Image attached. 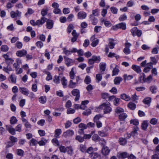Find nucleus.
<instances>
[{
	"mask_svg": "<svg viewBox=\"0 0 159 159\" xmlns=\"http://www.w3.org/2000/svg\"><path fill=\"white\" fill-rule=\"evenodd\" d=\"M99 107L103 109L104 113H108L112 111L110 103L108 102L102 104Z\"/></svg>",
	"mask_w": 159,
	"mask_h": 159,
	"instance_id": "1",
	"label": "nucleus"
},
{
	"mask_svg": "<svg viewBox=\"0 0 159 159\" xmlns=\"http://www.w3.org/2000/svg\"><path fill=\"white\" fill-rule=\"evenodd\" d=\"M126 25L125 23H119L111 27V29L116 30L117 29H121L125 30L126 29Z\"/></svg>",
	"mask_w": 159,
	"mask_h": 159,
	"instance_id": "2",
	"label": "nucleus"
},
{
	"mask_svg": "<svg viewBox=\"0 0 159 159\" xmlns=\"http://www.w3.org/2000/svg\"><path fill=\"white\" fill-rule=\"evenodd\" d=\"M21 14V12L19 11L18 10H16V11H12L10 12L11 17L12 18L18 17L19 19H20Z\"/></svg>",
	"mask_w": 159,
	"mask_h": 159,
	"instance_id": "3",
	"label": "nucleus"
},
{
	"mask_svg": "<svg viewBox=\"0 0 159 159\" xmlns=\"http://www.w3.org/2000/svg\"><path fill=\"white\" fill-rule=\"evenodd\" d=\"M71 93L73 96H76L75 100V101L78 100L80 97L79 90L77 89H75L72 91Z\"/></svg>",
	"mask_w": 159,
	"mask_h": 159,
	"instance_id": "4",
	"label": "nucleus"
},
{
	"mask_svg": "<svg viewBox=\"0 0 159 159\" xmlns=\"http://www.w3.org/2000/svg\"><path fill=\"white\" fill-rule=\"evenodd\" d=\"M65 64L67 66L72 65L74 63V61L72 59L68 58L66 56L64 57Z\"/></svg>",
	"mask_w": 159,
	"mask_h": 159,
	"instance_id": "5",
	"label": "nucleus"
},
{
	"mask_svg": "<svg viewBox=\"0 0 159 159\" xmlns=\"http://www.w3.org/2000/svg\"><path fill=\"white\" fill-rule=\"evenodd\" d=\"M74 134V131L72 130H69L63 133V136L65 138L69 137L73 135Z\"/></svg>",
	"mask_w": 159,
	"mask_h": 159,
	"instance_id": "6",
	"label": "nucleus"
},
{
	"mask_svg": "<svg viewBox=\"0 0 159 159\" xmlns=\"http://www.w3.org/2000/svg\"><path fill=\"white\" fill-rule=\"evenodd\" d=\"M27 53V51L24 49H23L21 50L17 51L16 52V55L17 56L20 57L25 56Z\"/></svg>",
	"mask_w": 159,
	"mask_h": 159,
	"instance_id": "7",
	"label": "nucleus"
},
{
	"mask_svg": "<svg viewBox=\"0 0 159 159\" xmlns=\"http://www.w3.org/2000/svg\"><path fill=\"white\" fill-rule=\"evenodd\" d=\"M87 16L86 13L83 11H80L78 12L77 14L78 18L80 19H85Z\"/></svg>",
	"mask_w": 159,
	"mask_h": 159,
	"instance_id": "8",
	"label": "nucleus"
},
{
	"mask_svg": "<svg viewBox=\"0 0 159 159\" xmlns=\"http://www.w3.org/2000/svg\"><path fill=\"white\" fill-rule=\"evenodd\" d=\"M110 151V150L107 147L105 146H103L102 150V152L103 155L104 156L108 155L109 154Z\"/></svg>",
	"mask_w": 159,
	"mask_h": 159,
	"instance_id": "9",
	"label": "nucleus"
},
{
	"mask_svg": "<svg viewBox=\"0 0 159 159\" xmlns=\"http://www.w3.org/2000/svg\"><path fill=\"white\" fill-rule=\"evenodd\" d=\"M128 154L126 152H123L118 154L117 157L119 159H124L128 157Z\"/></svg>",
	"mask_w": 159,
	"mask_h": 159,
	"instance_id": "10",
	"label": "nucleus"
},
{
	"mask_svg": "<svg viewBox=\"0 0 159 159\" xmlns=\"http://www.w3.org/2000/svg\"><path fill=\"white\" fill-rule=\"evenodd\" d=\"M47 18H45V17L42 16L41 17L40 20H37V24H38V25H42L45 22H46L48 20Z\"/></svg>",
	"mask_w": 159,
	"mask_h": 159,
	"instance_id": "11",
	"label": "nucleus"
},
{
	"mask_svg": "<svg viewBox=\"0 0 159 159\" xmlns=\"http://www.w3.org/2000/svg\"><path fill=\"white\" fill-rule=\"evenodd\" d=\"M20 92L24 95L28 96L29 93V91L26 88L24 87H20Z\"/></svg>",
	"mask_w": 159,
	"mask_h": 159,
	"instance_id": "12",
	"label": "nucleus"
},
{
	"mask_svg": "<svg viewBox=\"0 0 159 159\" xmlns=\"http://www.w3.org/2000/svg\"><path fill=\"white\" fill-rule=\"evenodd\" d=\"M90 20L93 25H95L98 23V20L93 15H90L89 16Z\"/></svg>",
	"mask_w": 159,
	"mask_h": 159,
	"instance_id": "13",
	"label": "nucleus"
},
{
	"mask_svg": "<svg viewBox=\"0 0 159 159\" xmlns=\"http://www.w3.org/2000/svg\"><path fill=\"white\" fill-rule=\"evenodd\" d=\"M53 22L51 20H48L46 22V26L48 29H51L53 27Z\"/></svg>",
	"mask_w": 159,
	"mask_h": 159,
	"instance_id": "14",
	"label": "nucleus"
},
{
	"mask_svg": "<svg viewBox=\"0 0 159 159\" xmlns=\"http://www.w3.org/2000/svg\"><path fill=\"white\" fill-rule=\"evenodd\" d=\"M7 129L9 132L12 135L16 134L15 129L13 128L11 125H9L7 127Z\"/></svg>",
	"mask_w": 159,
	"mask_h": 159,
	"instance_id": "15",
	"label": "nucleus"
},
{
	"mask_svg": "<svg viewBox=\"0 0 159 159\" xmlns=\"http://www.w3.org/2000/svg\"><path fill=\"white\" fill-rule=\"evenodd\" d=\"M131 68L138 73H140L141 72L140 67L139 66L133 65Z\"/></svg>",
	"mask_w": 159,
	"mask_h": 159,
	"instance_id": "16",
	"label": "nucleus"
},
{
	"mask_svg": "<svg viewBox=\"0 0 159 159\" xmlns=\"http://www.w3.org/2000/svg\"><path fill=\"white\" fill-rule=\"evenodd\" d=\"M114 65H115V67L112 71V76L118 75L119 71L118 66L116 64H114Z\"/></svg>",
	"mask_w": 159,
	"mask_h": 159,
	"instance_id": "17",
	"label": "nucleus"
},
{
	"mask_svg": "<svg viewBox=\"0 0 159 159\" xmlns=\"http://www.w3.org/2000/svg\"><path fill=\"white\" fill-rule=\"evenodd\" d=\"M120 98L122 99L128 101L130 99V97L126 94L123 93L120 95Z\"/></svg>",
	"mask_w": 159,
	"mask_h": 159,
	"instance_id": "18",
	"label": "nucleus"
},
{
	"mask_svg": "<svg viewBox=\"0 0 159 159\" xmlns=\"http://www.w3.org/2000/svg\"><path fill=\"white\" fill-rule=\"evenodd\" d=\"M122 80V78L120 77H116L114 80V84L116 85H119Z\"/></svg>",
	"mask_w": 159,
	"mask_h": 159,
	"instance_id": "19",
	"label": "nucleus"
},
{
	"mask_svg": "<svg viewBox=\"0 0 159 159\" xmlns=\"http://www.w3.org/2000/svg\"><path fill=\"white\" fill-rule=\"evenodd\" d=\"M115 112L116 114L119 115L120 114L124 112V110L122 108L118 107L115 109Z\"/></svg>",
	"mask_w": 159,
	"mask_h": 159,
	"instance_id": "20",
	"label": "nucleus"
},
{
	"mask_svg": "<svg viewBox=\"0 0 159 159\" xmlns=\"http://www.w3.org/2000/svg\"><path fill=\"white\" fill-rule=\"evenodd\" d=\"M62 132L61 130V129H57L55 131L54 136L56 138H59V135Z\"/></svg>",
	"mask_w": 159,
	"mask_h": 159,
	"instance_id": "21",
	"label": "nucleus"
},
{
	"mask_svg": "<svg viewBox=\"0 0 159 159\" xmlns=\"http://www.w3.org/2000/svg\"><path fill=\"white\" fill-rule=\"evenodd\" d=\"M61 84L63 86L64 88H66L67 87V80L65 79V77H63L61 80Z\"/></svg>",
	"mask_w": 159,
	"mask_h": 159,
	"instance_id": "22",
	"label": "nucleus"
},
{
	"mask_svg": "<svg viewBox=\"0 0 159 159\" xmlns=\"http://www.w3.org/2000/svg\"><path fill=\"white\" fill-rule=\"evenodd\" d=\"M109 43L108 44L109 48L111 49H113L115 46V44L114 43V40L111 39H109Z\"/></svg>",
	"mask_w": 159,
	"mask_h": 159,
	"instance_id": "23",
	"label": "nucleus"
},
{
	"mask_svg": "<svg viewBox=\"0 0 159 159\" xmlns=\"http://www.w3.org/2000/svg\"><path fill=\"white\" fill-rule=\"evenodd\" d=\"M127 116V115L124 112L119 115V118L120 120H124Z\"/></svg>",
	"mask_w": 159,
	"mask_h": 159,
	"instance_id": "24",
	"label": "nucleus"
},
{
	"mask_svg": "<svg viewBox=\"0 0 159 159\" xmlns=\"http://www.w3.org/2000/svg\"><path fill=\"white\" fill-rule=\"evenodd\" d=\"M77 84V83L73 82L72 80H70L69 82L68 87L70 88L73 89L76 87Z\"/></svg>",
	"mask_w": 159,
	"mask_h": 159,
	"instance_id": "25",
	"label": "nucleus"
},
{
	"mask_svg": "<svg viewBox=\"0 0 159 159\" xmlns=\"http://www.w3.org/2000/svg\"><path fill=\"white\" fill-rule=\"evenodd\" d=\"M100 70L102 74V72L105 71L106 68V64L105 63H101L100 64Z\"/></svg>",
	"mask_w": 159,
	"mask_h": 159,
	"instance_id": "26",
	"label": "nucleus"
},
{
	"mask_svg": "<svg viewBox=\"0 0 159 159\" xmlns=\"http://www.w3.org/2000/svg\"><path fill=\"white\" fill-rule=\"evenodd\" d=\"M84 82L87 84H88L91 83V80L90 77L89 75L86 76L84 80Z\"/></svg>",
	"mask_w": 159,
	"mask_h": 159,
	"instance_id": "27",
	"label": "nucleus"
},
{
	"mask_svg": "<svg viewBox=\"0 0 159 159\" xmlns=\"http://www.w3.org/2000/svg\"><path fill=\"white\" fill-rule=\"evenodd\" d=\"M11 82L15 84L16 82V77L15 75L13 74H11L9 77Z\"/></svg>",
	"mask_w": 159,
	"mask_h": 159,
	"instance_id": "28",
	"label": "nucleus"
},
{
	"mask_svg": "<svg viewBox=\"0 0 159 159\" xmlns=\"http://www.w3.org/2000/svg\"><path fill=\"white\" fill-rule=\"evenodd\" d=\"M128 107L131 110H134L136 108V105L134 103L130 102L128 105Z\"/></svg>",
	"mask_w": 159,
	"mask_h": 159,
	"instance_id": "29",
	"label": "nucleus"
},
{
	"mask_svg": "<svg viewBox=\"0 0 159 159\" xmlns=\"http://www.w3.org/2000/svg\"><path fill=\"white\" fill-rule=\"evenodd\" d=\"M85 144H81L80 145L79 148L80 150L83 152H86L87 150Z\"/></svg>",
	"mask_w": 159,
	"mask_h": 159,
	"instance_id": "30",
	"label": "nucleus"
},
{
	"mask_svg": "<svg viewBox=\"0 0 159 159\" xmlns=\"http://www.w3.org/2000/svg\"><path fill=\"white\" fill-rule=\"evenodd\" d=\"M120 144L121 145H125L127 143L126 139L124 138H120L119 139Z\"/></svg>",
	"mask_w": 159,
	"mask_h": 159,
	"instance_id": "31",
	"label": "nucleus"
},
{
	"mask_svg": "<svg viewBox=\"0 0 159 159\" xmlns=\"http://www.w3.org/2000/svg\"><path fill=\"white\" fill-rule=\"evenodd\" d=\"M150 90L152 93H155L157 92V88L155 86H152L150 87Z\"/></svg>",
	"mask_w": 159,
	"mask_h": 159,
	"instance_id": "32",
	"label": "nucleus"
},
{
	"mask_svg": "<svg viewBox=\"0 0 159 159\" xmlns=\"http://www.w3.org/2000/svg\"><path fill=\"white\" fill-rule=\"evenodd\" d=\"M123 77L125 80H130L132 79L133 78V76L132 75H127V74H124L123 75Z\"/></svg>",
	"mask_w": 159,
	"mask_h": 159,
	"instance_id": "33",
	"label": "nucleus"
},
{
	"mask_svg": "<svg viewBox=\"0 0 159 159\" xmlns=\"http://www.w3.org/2000/svg\"><path fill=\"white\" fill-rule=\"evenodd\" d=\"M17 121V120L15 117L13 116L11 118L10 122L11 124L13 125L16 124Z\"/></svg>",
	"mask_w": 159,
	"mask_h": 159,
	"instance_id": "34",
	"label": "nucleus"
},
{
	"mask_svg": "<svg viewBox=\"0 0 159 159\" xmlns=\"http://www.w3.org/2000/svg\"><path fill=\"white\" fill-rule=\"evenodd\" d=\"M48 10L49 9L47 7L46 8L43 9L42 10L41 12V14L42 16L44 17L48 13Z\"/></svg>",
	"mask_w": 159,
	"mask_h": 159,
	"instance_id": "35",
	"label": "nucleus"
},
{
	"mask_svg": "<svg viewBox=\"0 0 159 159\" xmlns=\"http://www.w3.org/2000/svg\"><path fill=\"white\" fill-rule=\"evenodd\" d=\"M102 22H104L105 25L106 27H111L112 25L110 21H109L106 20L104 19L102 20Z\"/></svg>",
	"mask_w": 159,
	"mask_h": 159,
	"instance_id": "36",
	"label": "nucleus"
},
{
	"mask_svg": "<svg viewBox=\"0 0 159 159\" xmlns=\"http://www.w3.org/2000/svg\"><path fill=\"white\" fill-rule=\"evenodd\" d=\"M89 102L88 100H85L82 102V105L80 106V108L83 110L85 109V105L87 104Z\"/></svg>",
	"mask_w": 159,
	"mask_h": 159,
	"instance_id": "37",
	"label": "nucleus"
},
{
	"mask_svg": "<svg viewBox=\"0 0 159 159\" xmlns=\"http://www.w3.org/2000/svg\"><path fill=\"white\" fill-rule=\"evenodd\" d=\"M151 101V99L149 97H147L144 98L143 101V102L146 104H150Z\"/></svg>",
	"mask_w": 159,
	"mask_h": 159,
	"instance_id": "38",
	"label": "nucleus"
},
{
	"mask_svg": "<svg viewBox=\"0 0 159 159\" xmlns=\"http://www.w3.org/2000/svg\"><path fill=\"white\" fill-rule=\"evenodd\" d=\"M47 142V140L43 138L41 141L38 142V143L40 146H43L45 145Z\"/></svg>",
	"mask_w": 159,
	"mask_h": 159,
	"instance_id": "39",
	"label": "nucleus"
},
{
	"mask_svg": "<svg viewBox=\"0 0 159 159\" xmlns=\"http://www.w3.org/2000/svg\"><path fill=\"white\" fill-rule=\"evenodd\" d=\"M69 149H70L69 147H67L66 148L65 147L63 146H61L59 148L60 152H65L66 151V150H68Z\"/></svg>",
	"mask_w": 159,
	"mask_h": 159,
	"instance_id": "40",
	"label": "nucleus"
},
{
	"mask_svg": "<svg viewBox=\"0 0 159 159\" xmlns=\"http://www.w3.org/2000/svg\"><path fill=\"white\" fill-rule=\"evenodd\" d=\"M39 100L41 103L44 104L46 102V98L45 97L42 96L39 98Z\"/></svg>",
	"mask_w": 159,
	"mask_h": 159,
	"instance_id": "41",
	"label": "nucleus"
},
{
	"mask_svg": "<svg viewBox=\"0 0 159 159\" xmlns=\"http://www.w3.org/2000/svg\"><path fill=\"white\" fill-rule=\"evenodd\" d=\"M92 140L94 141H98L100 140V137L97 134H94L92 137Z\"/></svg>",
	"mask_w": 159,
	"mask_h": 159,
	"instance_id": "42",
	"label": "nucleus"
},
{
	"mask_svg": "<svg viewBox=\"0 0 159 159\" xmlns=\"http://www.w3.org/2000/svg\"><path fill=\"white\" fill-rule=\"evenodd\" d=\"M148 124L146 121H144L142 124V129L143 130H146L148 127Z\"/></svg>",
	"mask_w": 159,
	"mask_h": 159,
	"instance_id": "43",
	"label": "nucleus"
},
{
	"mask_svg": "<svg viewBox=\"0 0 159 159\" xmlns=\"http://www.w3.org/2000/svg\"><path fill=\"white\" fill-rule=\"evenodd\" d=\"M92 59H93L94 62H99L100 61V57H97L95 56H93L92 57Z\"/></svg>",
	"mask_w": 159,
	"mask_h": 159,
	"instance_id": "44",
	"label": "nucleus"
},
{
	"mask_svg": "<svg viewBox=\"0 0 159 159\" xmlns=\"http://www.w3.org/2000/svg\"><path fill=\"white\" fill-rule=\"evenodd\" d=\"M45 73L47 75V76L46 78V80H47L49 81L50 80H52V77L50 73L49 72L47 71H44Z\"/></svg>",
	"mask_w": 159,
	"mask_h": 159,
	"instance_id": "45",
	"label": "nucleus"
},
{
	"mask_svg": "<svg viewBox=\"0 0 159 159\" xmlns=\"http://www.w3.org/2000/svg\"><path fill=\"white\" fill-rule=\"evenodd\" d=\"M1 49L2 51L6 52L8 51L9 48L7 45H3L1 46Z\"/></svg>",
	"mask_w": 159,
	"mask_h": 159,
	"instance_id": "46",
	"label": "nucleus"
},
{
	"mask_svg": "<svg viewBox=\"0 0 159 159\" xmlns=\"http://www.w3.org/2000/svg\"><path fill=\"white\" fill-rule=\"evenodd\" d=\"M75 76V74L74 71V68H72L71 70V71L70 72V79L71 80L74 79Z\"/></svg>",
	"mask_w": 159,
	"mask_h": 159,
	"instance_id": "47",
	"label": "nucleus"
},
{
	"mask_svg": "<svg viewBox=\"0 0 159 159\" xmlns=\"http://www.w3.org/2000/svg\"><path fill=\"white\" fill-rule=\"evenodd\" d=\"M38 142L34 139H32L30 141V145L35 146L38 143Z\"/></svg>",
	"mask_w": 159,
	"mask_h": 159,
	"instance_id": "48",
	"label": "nucleus"
},
{
	"mask_svg": "<svg viewBox=\"0 0 159 159\" xmlns=\"http://www.w3.org/2000/svg\"><path fill=\"white\" fill-rule=\"evenodd\" d=\"M79 127L80 129H81L84 130L86 129L87 128V125L83 123L80 124L79 125Z\"/></svg>",
	"mask_w": 159,
	"mask_h": 159,
	"instance_id": "49",
	"label": "nucleus"
},
{
	"mask_svg": "<svg viewBox=\"0 0 159 159\" xmlns=\"http://www.w3.org/2000/svg\"><path fill=\"white\" fill-rule=\"evenodd\" d=\"M75 139L80 143L84 141L83 137H82L79 135H77L76 136Z\"/></svg>",
	"mask_w": 159,
	"mask_h": 159,
	"instance_id": "50",
	"label": "nucleus"
},
{
	"mask_svg": "<svg viewBox=\"0 0 159 159\" xmlns=\"http://www.w3.org/2000/svg\"><path fill=\"white\" fill-rule=\"evenodd\" d=\"M17 154L20 156L22 157L23 156L24 152L21 149H18L17 150Z\"/></svg>",
	"mask_w": 159,
	"mask_h": 159,
	"instance_id": "51",
	"label": "nucleus"
},
{
	"mask_svg": "<svg viewBox=\"0 0 159 159\" xmlns=\"http://www.w3.org/2000/svg\"><path fill=\"white\" fill-rule=\"evenodd\" d=\"M130 124H133L134 125L137 126L139 125L138 120L137 119L132 120L130 121Z\"/></svg>",
	"mask_w": 159,
	"mask_h": 159,
	"instance_id": "52",
	"label": "nucleus"
},
{
	"mask_svg": "<svg viewBox=\"0 0 159 159\" xmlns=\"http://www.w3.org/2000/svg\"><path fill=\"white\" fill-rule=\"evenodd\" d=\"M22 125L21 124L18 125L16 127L15 130L16 131L20 132L22 131Z\"/></svg>",
	"mask_w": 159,
	"mask_h": 159,
	"instance_id": "53",
	"label": "nucleus"
},
{
	"mask_svg": "<svg viewBox=\"0 0 159 159\" xmlns=\"http://www.w3.org/2000/svg\"><path fill=\"white\" fill-rule=\"evenodd\" d=\"M120 99L118 98H115L114 100V104L116 106H118L119 105Z\"/></svg>",
	"mask_w": 159,
	"mask_h": 159,
	"instance_id": "54",
	"label": "nucleus"
},
{
	"mask_svg": "<svg viewBox=\"0 0 159 159\" xmlns=\"http://www.w3.org/2000/svg\"><path fill=\"white\" fill-rule=\"evenodd\" d=\"M127 17L125 14L121 15L119 18V20L120 21H123L126 20L127 19Z\"/></svg>",
	"mask_w": 159,
	"mask_h": 159,
	"instance_id": "55",
	"label": "nucleus"
},
{
	"mask_svg": "<svg viewBox=\"0 0 159 159\" xmlns=\"http://www.w3.org/2000/svg\"><path fill=\"white\" fill-rule=\"evenodd\" d=\"M137 29V27H134L130 31L133 36L135 35Z\"/></svg>",
	"mask_w": 159,
	"mask_h": 159,
	"instance_id": "56",
	"label": "nucleus"
},
{
	"mask_svg": "<svg viewBox=\"0 0 159 159\" xmlns=\"http://www.w3.org/2000/svg\"><path fill=\"white\" fill-rule=\"evenodd\" d=\"M99 42V40L97 39H95L93 41L92 43H91V45L93 47H95L98 44Z\"/></svg>",
	"mask_w": 159,
	"mask_h": 159,
	"instance_id": "57",
	"label": "nucleus"
},
{
	"mask_svg": "<svg viewBox=\"0 0 159 159\" xmlns=\"http://www.w3.org/2000/svg\"><path fill=\"white\" fill-rule=\"evenodd\" d=\"M36 45L38 47L41 48L43 46V43L42 42L38 41L36 43Z\"/></svg>",
	"mask_w": 159,
	"mask_h": 159,
	"instance_id": "58",
	"label": "nucleus"
},
{
	"mask_svg": "<svg viewBox=\"0 0 159 159\" xmlns=\"http://www.w3.org/2000/svg\"><path fill=\"white\" fill-rule=\"evenodd\" d=\"M102 75L100 74H97L96 75V78L98 80V83H99L102 79Z\"/></svg>",
	"mask_w": 159,
	"mask_h": 159,
	"instance_id": "59",
	"label": "nucleus"
},
{
	"mask_svg": "<svg viewBox=\"0 0 159 159\" xmlns=\"http://www.w3.org/2000/svg\"><path fill=\"white\" fill-rule=\"evenodd\" d=\"M93 148L92 147H90L86 150V152L90 154H92L93 153Z\"/></svg>",
	"mask_w": 159,
	"mask_h": 159,
	"instance_id": "60",
	"label": "nucleus"
},
{
	"mask_svg": "<svg viewBox=\"0 0 159 159\" xmlns=\"http://www.w3.org/2000/svg\"><path fill=\"white\" fill-rule=\"evenodd\" d=\"M91 113V110L88 109L84 111L83 113V114L85 116H88Z\"/></svg>",
	"mask_w": 159,
	"mask_h": 159,
	"instance_id": "61",
	"label": "nucleus"
},
{
	"mask_svg": "<svg viewBox=\"0 0 159 159\" xmlns=\"http://www.w3.org/2000/svg\"><path fill=\"white\" fill-rule=\"evenodd\" d=\"M101 28L102 27L101 26H96L94 28V31L96 33H98L100 31Z\"/></svg>",
	"mask_w": 159,
	"mask_h": 159,
	"instance_id": "62",
	"label": "nucleus"
},
{
	"mask_svg": "<svg viewBox=\"0 0 159 159\" xmlns=\"http://www.w3.org/2000/svg\"><path fill=\"white\" fill-rule=\"evenodd\" d=\"M73 26L72 24H70L67 28V32L68 33H70L72 30L73 29Z\"/></svg>",
	"mask_w": 159,
	"mask_h": 159,
	"instance_id": "63",
	"label": "nucleus"
},
{
	"mask_svg": "<svg viewBox=\"0 0 159 159\" xmlns=\"http://www.w3.org/2000/svg\"><path fill=\"white\" fill-rule=\"evenodd\" d=\"M152 75H150L146 79H145V82L149 83L152 80Z\"/></svg>",
	"mask_w": 159,
	"mask_h": 159,
	"instance_id": "64",
	"label": "nucleus"
}]
</instances>
